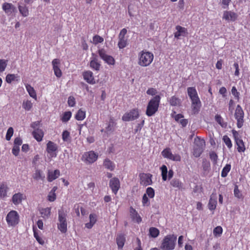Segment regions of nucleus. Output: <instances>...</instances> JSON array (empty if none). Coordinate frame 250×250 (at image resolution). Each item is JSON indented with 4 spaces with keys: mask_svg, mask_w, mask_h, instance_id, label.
Wrapping results in <instances>:
<instances>
[{
    "mask_svg": "<svg viewBox=\"0 0 250 250\" xmlns=\"http://www.w3.org/2000/svg\"><path fill=\"white\" fill-rule=\"evenodd\" d=\"M176 241V235H167L163 239L160 246V248L162 250H173L175 248Z\"/></svg>",
    "mask_w": 250,
    "mask_h": 250,
    "instance_id": "f257e3e1",
    "label": "nucleus"
},
{
    "mask_svg": "<svg viewBox=\"0 0 250 250\" xmlns=\"http://www.w3.org/2000/svg\"><path fill=\"white\" fill-rule=\"evenodd\" d=\"M153 54L148 51H142L139 54L138 64L143 67L149 66L152 62Z\"/></svg>",
    "mask_w": 250,
    "mask_h": 250,
    "instance_id": "f03ea898",
    "label": "nucleus"
},
{
    "mask_svg": "<svg viewBox=\"0 0 250 250\" xmlns=\"http://www.w3.org/2000/svg\"><path fill=\"white\" fill-rule=\"evenodd\" d=\"M161 97L159 95H156L151 99L148 103L146 114L150 117L155 114L157 111L160 103Z\"/></svg>",
    "mask_w": 250,
    "mask_h": 250,
    "instance_id": "7ed1b4c3",
    "label": "nucleus"
},
{
    "mask_svg": "<svg viewBox=\"0 0 250 250\" xmlns=\"http://www.w3.org/2000/svg\"><path fill=\"white\" fill-rule=\"evenodd\" d=\"M67 214L62 209L58 211V221L57 228L62 233H65L67 230Z\"/></svg>",
    "mask_w": 250,
    "mask_h": 250,
    "instance_id": "20e7f679",
    "label": "nucleus"
},
{
    "mask_svg": "<svg viewBox=\"0 0 250 250\" xmlns=\"http://www.w3.org/2000/svg\"><path fill=\"white\" fill-rule=\"evenodd\" d=\"M6 221L9 227H15L20 222L19 213L16 210H11L6 216Z\"/></svg>",
    "mask_w": 250,
    "mask_h": 250,
    "instance_id": "39448f33",
    "label": "nucleus"
},
{
    "mask_svg": "<svg viewBox=\"0 0 250 250\" xmlns=\"http://www.w3.org/2000/svg\"><path fill=\"white\" fill-rule=\"evenodd\" d=\"M205 142L203 140L198 138V140H195L193 146V154L195 157H199L204 150Z\"/></svg>",
    "mask_w": 250,
    "mask_h": 250,
    "instance_id": "423d86ee",
    "label": "nucleus"
},
{
    "mask_svg": "<svg viewBox=\"0 0 250 250\" xmlns=\"http://www.w3.org/2000/svg\"><path fill=\"white\" fill-rule=\"evenodd\" d=\"M98 157V154L94 151H90L84 153L82 155V160L86 164H90L95 162L97 160Z\"/></svg>",
    "mask_w": 250,
    "mask_h": 250,
    "instance_id": "0eeeda50",
    "label": "nucleus"
},
{
    "mask_svg": "<svg viewBox=\"0 0 250 250\" xmlns=\"http://www.w3.org/2000/svg\"><path fill=\"white\" fill-rule=\"evenodd\" d=\"M244 114V112L241 106L240 105H237L234 116L237 120V126L239 128L242 127L243 125Z\"/></svg>",
    "mask_w": 250,
    "mask_h": 250,
    "instance_id": "6e6552de",
    "label": "nucleus"
},
{
    "mask_svg": "<svg viewBox=\"0 0 250 250\" xmlns=\"http://www.w3.org/2000/svg\"><path fill=\"white\" fill-rule=\"evenodd\" d=\"M162 155L165 158L172 160L173 161L179 162L181 161V156L179 154L173 155L170 148L167 147L164 149L161 152Z\"/></svg>",
    "mask_w": 250,
    "mask_h": 250,
    "instance_id": "1a4fd4ad",
    "label": "nucleus"
},
{
    "mask_svg": "<svg viewBox=\"0 0 250 250\" xmlns=\"http://www.w3.org/2000/svg\"><path fill=\"white\" fill-rule=\"evenodd\" d=\"M98 54L100 58L103 60L105 62L109 65H113L115 63L114 59L110 55L106 54V51L104 49H100L98 50Z\"/></svg>",
    "mask_w": 250,
    "mask_h": 250,
    "instance_id": "9d476101",
    "label": "nucleus"
},
{
    "mask_svg": "<svg viewBox=\"0 0 250 250\" xmlns=\"http://www.w3.org/2000/svg\"><path fill=\"white\" fill-rule=\"evenodd\" d=\"M127 33V30L125 28L122 29L119 35L118 47L120 49H123L126 46L127 44V39L125 37Z\"/></svg>",
    "mask_w": 250,
    "mask_h": 250,
    "instance_id": "9b49d317",
    "label": "nucleus"
},
{
    "mask_svg": "<svg viewBox=\"0 0 250 250\" xmlns=\"http://www.w3.org/2000/svg\"><path fill=\"white\" fill-rule=\"evenodd\" d=\"M139 117V113L137 110L132 109L130 112L125 113L122 117L123 121L129 122L134 120Z\"/></svg>",
    "mask_w": 250,
    "mask_h": 250,
    "instance_id": "f8f14e48",
    "label": "nucleus"
},
{
    "mask_svg": "<svg viewBox=\"0 0 250 250\" xmlns=\"http://www.w3.org/2000/svg\"><path fill=\"white\" fill-rule=\"evenodd\" d=\"M140 178V184L143 186H147L152 184L151 178L152 174L150 173H141L139 175Z\"/></svg>",
    "mask_w": 250,
    "mask_h": 250,
    "instance_id": "ddd939ff",
    "label": "nucleus"
},
{
    "mask_svg": "<svg viewBox=\"0 0 250 250\" xmlns=\"http://www.w3.org/2000/svg\"><path fill=\"white\" fill-rule=\"evenodd\" d=\"M176 31L174 32V37L176 39H180V37H186L188 33L187 29L180 25H177L175 27Z\"/></svg>",
    "mask_w": 250,
    "mask_h": 250,
    "instance_id": "4468645a",
    "label": "nucleus"
},
{
    "mask_svg": "<svg viewBox=\"0 0 250 250\" xmlns=\"http://www.w3.org/2000/svg\"><path fill=\"white\" fill-rule=\"evenodd\" d=\"M191 107L192 113L194 114H198L199 112L201 107L202 106L201 102L199 98L191 100Z\"/></svg>",
    "mask_w": 250,
    "mask_h": 250,
    "instance_id": "2eb2a0df",
    "label": "nucleus"
},
{
    "mask_svg": "<svg viewBox=\"0 0 250 250\" xmlns=\"http://www.w3.org/2000/svg\"><path fill=\"white\" fill-rule=\"evenodd\" d=\"M238 18V15L231 11H225L223 13V19L227 21H234Z\"/></svg>",
    "mask_w": 250,
    "mask_h": 250,
    "instance_id": "dca6fc26",
    "label": "nucleus"
},
{
    "mask_svg": "<svg viewBox=\"0 0 250 250\" xmlns=\"http://www.w3.org/2000/svg\"><path fill=\"white\" fill-rule=\"evenodd\" d=\"M109 187L111 188L112 192L116 194L120 187L119 180L115 177L110 179Z\"/></svg>",
    "mask_w": 250,
    "mask_h": 250,
    "instance_id": "f3484780",
    "label": "nucleus"
},
{
    "mask_svg": "<svg viewBox=\"0 0 250 250\" xmlns=\"http://www.w3.org/2000/svg\"><path fill=\"white\" fill-rule=\"evenodd\" d=\"M2 10L8 15H10L13 12H16V8L12 3L4 2L2 4Z\"/></svg>",
    "mask_w": 250,
    "mask_h": 250,
    "instance_id": "a211bd4d",
    "label": "nucleus"
},
{
    "mask_svg": "<svg viewBox=\"0 0 250 250\" xmlns=\"http://www.w3.org/2000/svg\"><path fill=\"white\" fill-rule=\"evenodd\" d=\"M92 56L91 58L90 62V66L92 69L98 71L100 69L101 64L98 61L97 56L95 55L93 53H92Z\"/></svg>",
    "mask_w": 250,
    "mask_h": 250,
    "instance_id": "6ab92c4d",
    "label": "nucleus"
},
{
    "mask_svg": "<svg viewBox=\"0 0 250 250\" xmlns=\"http://www.w3.org/2000/svg\"><path fill=\"white\" fill-rule=\"evenodd\" d=\"M83 77L85 81L90 84L95 83L93 73L90 71H87L83 73Z\"/></svg>",
    "mask_w": 250,
    "mask_h": 250,
    "instance_id": "aec40b11",
    "label": "nucleus"
},
{
    "mask_svg": "<svg viewBox=\"0 0 250 250\" xmlns=\"http://www.w3.org/2000/svg\"><path fill=\"white\" fill-rule=\"evenodd\" d=\"M18 9L20 14L24 17H27L29 15L28 7L22 2L18 3Z\"/></svg>",
    "mask_w": 250,
    "mask_h": 250,
    "instance_id": "412c9836",
    "label": "nucleus"
},
{
    "mask_svg": "<svg viewBox=\"0 0 250 250\" xmlns=\"http://www.w3.org/2000/svg\"><path fill=\"white\" fill-rule=\"evenodd\" d=\"M60 175V171L58 169L54 171L49 170L47 174V180L51 182L57 179Z\"/></svg>",
    "mask_w": 250,
    "mask_h": 250,
    "instance_id": "4be33fe9",
    "label": "nucleus"
},
{
    "mask_svg": "<svg viewBox=\"0 0 250 250\" xmlns=\"http://www.w3.org/2000/svg\"><path fill=\"white\" fill-rule=\"evenodd\" d=\"M32 135L38 142H41L42 140L44 133L41 129L37 128L33 131Z\"/></svg>",
    "mask_w": 250,
    "mask_h": 250,
    "instance_id": "5701e85b",
    "label": "nucleus"
},
{
    "mask_svg": "<svg viewBox=\"0 0 250 250\" xmlns=\"http://www.w3.org/2000/svg\"><path fill=\"white\" fill-rule=\"evenodd\" d=\"M188 96L191 100L198 98L197 92L194 87H189L187 89Z\"/></svg>",
    "mask_w": 250,
    "mask_h": 250,
    "instance_id": "b1692460",
    "label": "nucleus"
},
{
    "mask_svg": "<svg viewBox=\"0 0 250 250\" xmlns=\"http://www.w3.org/2000/svg\"><path fill=\"white\" fill-rule=\"evenodd\" d=\"M130 214L133 221H135L138 223L142 221V218L138 214L136 210L132 207L130 209Z\"/></svg>",
    "mask_w": 250,
    "mask_h": 250,
    "instance_id": "393cba45",
    "label": "nucleus"
},
{
    "mask_svg": "<svg viewBox=\"0 0 250 250\" xmlns=\"http://www.w3.org/2000/svg\"><path fill=\"white\" fill-rule=\"evenodd\" d=\"M23 199V195L21 193H15L12 197V202L15 205H19Z\"/></svg>",
    "mask_w": 250,
    "mask_h": 250,
    "instance_id": "a878e982",
    "label": "nucleus"
},
{
    "mask_svg": "<svg viewBox=\"0 0 250 250\" xmlns=\"http://www.w3.org/2000/svg\"><path fill=\"white\" fill-rule=\"evenodd\" d=\"M58 149L57 146L54 142L49 141L47 144L46 150L48 153L55 152Z\"/></svg>",
    "mask_w": 250,
    "mask_h": 250,
    "instance_id": "bb28decb",
    "label": "nucleus"
},
{
    "mask_svg": "<svg viewBox=\"0 0 250 250\" xmlns=\"http://www.w3.org/2000/svg\"><path fill=\"white\" fill-rule=\"evenodd\" d=\"M170 184L173 188H177L178 189H181L183 188V184L178 179L174 178L172 179Z\"/></svg>",
    "mask_w": 250,
    "mask_h": 250,
    "instance_id": "cd10ccee",
    "label": "nucleus"
},
{
    "mask_svg": "<svg viewBox=\"0 0 250 250\" xmlns=\"http://www.w3.org/2000/svg\"><path fill=\"white\" fill-rule=\"evenodd\" d=\"M103 165L106 168L110 171H113L115 167L114 163L109 159H105L104 161Z\"/></svg>",
    "mask_w": 250,
    "mask_h": 250,
    "instance_id": "c85d7f7f",
    "label": "nucleus"
},
{
    "mask_svg": "<svg viewBox=\"0 0 250 250\" xmlns=\"http://www.w3.org/2000/svg\"><path fill=\"white\" fill-rule=\"evenodd\" d=\"M169 103L171 106H180L181 105V101L179 98L173 96L169 100Z\"/></svg>",
    "mask_w": 250,
    "mask_h": 250,
    "instance_id": "c756f323",
    "label": "nucleus"
},
{
    "mask_svg": "<svg viewBox=\"0 0 250 250\" xmlns=\"http://www.w3.org/2000/svg\"><path fill=\"white\" fill-rule=\"evenodd\" d=\"M235 142L237 146V151L239 152H244L245 151L246 148L243 141L241 139Z\"/></svg>",
    "mask_w": 250,
    "mask_h": 250,
    "instance_id": "7c9ffc66",
    "label": "nucleus"
},
{
    "mask_svg": "<svg viewBox=\"0 0 250 250\" xmlns=\"http://www.w3.org/2000/svg\"><path fill=\"white\" fill-rule=\"evenodd\" d=\"M216 204H217V201L216 197L213 198V196L211 195L209 203L208 204V208L210 210H213L215 209L216 207Z\"/></svg>",
    "mask_w": 250,
    "mask_h": 250,
    "instance_id": "2f4dec72",
    "label": "nucleus"
},
{
    "mask_svg": "<svg viewBox=\"0 0 250 250\" xmlns=\"http://www.w3.org/2000/svg\"><path fill=\"white\" fill-rule=\"evenodd\" d=\"M25 87H26V89L29 95H30V96L32 98L35 99V100H36L37 99L36 92L35 89H34V88L29 84L26 85Z\"/></svg>",
    "mask_w": 250,
    "mask_h": 250,
    "instance_id": "473e14b6",
    "label": "nucleus"
},
{
    "mask_svg": "<svg viewBox=\"0 0 250 250\" xmlns=\"http://www.w3.org/2000/svg\"><path fill=\"white\" fill-rule=\"evenodd\" d=\"M40 213L41 214L42 217L47 219L49 217L51 213V208H42L40 210Z\"/></svg>",
    "mask_w": 250,
    "mask_h": 250,
    "instance_id": "72a5a7b5",
    "label": "nucleus"
},
{
    "mask_svg": "<svg viewBox=\"0 0 250 250\" xmlns=\"http://www.w3.org/2000/svg\"><path fill=\"white\" fill-rule=\"evenodd\" d=\"M215 120L223 128H226L227 126V122L224 121L223 119L220 115H216L215 116Z\"/></svg>",
    "mask_w": 250,
    "mask_h": 250,
    "instance_id": "f704fd0d",
    "label": "nucleus"
},
{
    "mask_svg": "<svg viewBox=\"0 0 250 250\" xmlns=\"http://www.w3.org/2000/svg\"><path fill=\"white\" fill-rule=\"evenodd\" d=\"M125 238L123 235H119L116 238V242L119 249H122L124 246Z\"/></svg>",
    "mask_w": 250,
    "mask_h": 250,
    "instance_id": "c9c22d12",
    "label": "nucleus"
},
{
    "mask_svg": "<svg viewBox=\"0 0 250 250\" xmlns=\"http://www.w3.org/2000/svg\"><path fill=\"white\" fill-rule=\"evenodd\" d=\"M115 123L112 119H110L108 123L107 126L105 127V132L108 133L109 132H112L114 130Z\"/></svg>",
    "mask_w": 250,
    "mask_h": 250,
    "instance_id": "e433bc0d",
    "label": "nucleus"
},
{
    "mask_svg": "<svg viewBox=\"0 0 250 250\" xmlns=\"http://www.w3.org/2000/svg\"><path fill=\"white\" fill-rule=\"evenodd\" d=\"M85 118V111L79 109L75 115V118L78 121L83 120Z\"/></svg>",
    "mask_w": 250,
    "mask_h": 250,
    "instance_id": "4c0bfd02",
    "label": "nucleus"
},
{
    "mask_svg": "<svg viewBox=\"0 0 250 250\" xmlns=\"http://www.w3.org/2000/svg\"><path fill=\"white\" fill-rule=\"evenodd\" d=\"M8 188L7 186L2 184L0 187V197L4 198L7 196Z\"/></svg>",
    "mask_w": 250,
    "mask_h": 250,
    "instance_id": "58836bf2",
    "label": "nucleus"
},
{
    "mask_svg": "<svg viewBox=\"0 0 250 250\" xmlns=\"http://www.w3.org/2000/svg\"><path fill=\"white\" fill-rule=\"evenodd\" d=\"M149 233L151 237L156 238L159 235L160 231L158 229L151 227L149 229Z\"/></svg>",
    "mask_w": 250,
    "mask_h": 250,
    "instance_id": "ea45409f",
    "label": "nucleus"
},
{
    "mask_svg": "<svg viewBox=\"0 0 250 250\" xmlns=\"http://www.w3.org/2000/svg\"><path fill=\"white\" fill-rule=\"evenodd\" d=\"M160 169L161 170L162 172V179L163 181H165L167 180V168L166 166L163 165L161 167Z\"/></svg>",
    "mask_w": 250,
    "mask_h": 250,
    "instance_id": "a19ab883",
    "label": "nucleus"
},
{
    "mask_svg": "<svg viewBox=\"0 0 250 250\" xmlns=\"http://www.w3.org/2000/svg\"><path fill=\"white\" fill-rule=\"evenodd\" d=\"M231 169V165L230 164H227L223 168L221 172V176L222 177H226L228 173L229 172Z\"/></svg>",
    "mask_w": 250,
    "mask_h": 250,
    "instance_id": "79ce46f5",
    "label": "nucleus"
},
{
    "mask_svg": "<svg viewBox=\"0 0 250 250\" xmlns=\"http://www.w3.org/2000/svg\"><path fill=\"white\" fill-rule=\"evenodd\" d=\"M71 115L72 114L70 111L65 112L61 118V120L64 123L67 122L70 120Z\"/></svg>",
    "mask_w": 250,
    "mask_h": 250,
    "instance_id": "37998d69",
    "label": "nucleus"
},
{
    "mask_svg": "<svg viewBox=\"0 0 250 250\" xmlns=\"http://www.w3.org/2000/svg\"><path fill=\"white\" fill-rule=\"evenodd\" d=\"M33 104L31 102V101L27 100L26 101H23L22 103V107L25 110L29 111L32 107Z\"/></svg>",
    "mask_w": 250,
    "mask_h": 250,
    "instance_id": "c03bdc74",
    "label": "nucleus"
},
{
    "mask_svg": "<svg viewBox=\"0 0 250 250\" xmlns=\"http://www.w3.org/2000/svg\"><path fill=\"white\" fill-rule=\"evenodd\" d=\"M7 61L4 59H0V72L4 71L7 65Z\"/></svg>",
    "mask_w": 250,
    "mask_h": 250,
    "instance_id": "a18cd8bd",
    "label": "nucleus"
},
{
    "mask_svg": "<svg viewBox=\"0 0 250 250\" xmlns=\"http://www.w3.org/2000/svg\"><path fill=\"white\" fill-rule=\"evenodd\" d=\"M223 140L229 148H230L232 147V145L231 143V141L228 136H224L223 138Z\"/></svg>",
    "mask_w": 250,
    "mask_h": 250,
    "instance_id": "49530a36",
    "label": "nucleus"
},
{
    "mask_svg": "<svg viewBox=\"0 0 250 250\" xmlns=\"http://www.w3.org/2000/svg\"><path fill=\"white\" fill-rule=\"evenodd\" d=\"M104 42L103 38L99 35H95L93 37V43L94 44H97L98 43H102Z\"/></svg>",
    "mask_w": 250,
    "mask_h": 250,
    "instance_id": "de8ad7c7",
    "label": "nucleus"
},
{
    "mask_svg": "<svg viewBox=\"0 0 250 250\" xmlns=\"http://www.w3.org/2000/svg\"><path fill=\"white\" fill-rule=\"evenodd\" d=\"M33 178L37 180L39 179L42 180L44 178V176H42V172L41 170H37L33 175Z\"/></svg>",
    "mask_w": 250,
    "mask_h": 250,
    "instance_id": "09e8293b",
    "label": "nucleus"
},
{
    "mask_svg": "<svg viewBox=\"0 0 250 250\" xmlns=\"http://www.w3.org/2000/svg\"><path fill=\"white\" fill-rule=\"evenodd\" d=\"M146 194L150 198H153L155 195L154 189L151 187L147 188L146 190Z\"/></svg>",
    "mask_w": 250,
    "mask_h": 250,
    "instance_id": "8fccbe9b",
    "label": "nucleus"
},
{
    "mask_svg": "<svg viewBox=\"0 0 250 250\" xmlns=\"http://www.w3.org/2000/svg\"><path fill=\"white\" fill-rule=\"evenodd\" d=\"M14 133L13 128L12 127H10L6 132V139L7 141H9L11 139V137L13 136Z\"/></svg>",
    "mask_w": 250,
    "mask_h": 250,
    "instance_id": "3c124183",
    "label": "nucleus"
},
{
    "mask_svg": "<svg viewBox=\"0 0 250 250\" xmlns=\"http://www.w3.org/2000/svg\"><path fill=\"white\" fill-rule=\"evenodd\" d=\"M223 229L221 227L217 226L213 229V234L214 236H219L222 233Z\"/></svg>",
    "mask_w": 250,
    "mask_h": 250,
    "instance_id": "603ef678",
    "label": "nucleus"
},
{
    "mask_svg": "<svg viewBox=\"0 0 250 250\" xmlns=\"http://www.w3.org/2000/svg\"><path fill=\"white\" fill-rule=\"evenodd\" d=\"M16 78L15 74H9L6 77V81L7 83H10L12 81H14Z\"/></svg>",
    "mask_w": 250,
    "mask_h": 250,
    "instance_id": "864d4df0",
    "label": "nucleus"
},
{
    "mask_svg": "<svg viewBox=\"0 0 250 250\" xmlns=\"http://www.w3.org/2000/svg\"><path fill=\"white\" fill-rule=\"evenodd\" d=\"M142 204L144 206H148L149 205V200L146 194H144L143 196Z\"/></svg>",
    "mask_w": 250,
    "mask_h": 250,
    "instance_id": "5fc2aeb1",
    "label": "nucleus"
},
{
    "mask_svg": "<svg viewBox=\"0 0 250 250\" xmlns=\"http://www.w3.org/2000/svg\"><path fill=\"white\" fill-rule=\"evenodd\" d=\"M70 137V133L67 131L64 130L62 134V139L63 141L67 142Z\"/></svg>",
    "mask_w": 250,
    "mask_h": 250,
    "instance_id": "6e6d98bb",
    "label": "nucleus"
},
{
    "mask_svg": "<svg viewBox=\"0 0 250 250\" xmlns=\"http://www.w3.org/2000/svg\"><path fill=\"white\" fill-rule=\"evenodd\" d=\"M68 104L69 106L73 107L75 105V99L72 96H69L68 98Z\"/></svg>",
    "mask_w": 250,
    "mask_h": 250,
    "instance_id": "4d7b16f0",
    "label": "nucleus"
},
{
    "mask_svg": "<svg viewBox=\"0 0 250 250\" xmlns=\"http://www.w3.org/2000/svg\"><path fill=\"white\" fill-rule=\"evenodd\" d=\"M209 157L210 159L212 161H213L214 164H216L217 163L218 156L215 152H212L210 153L209 154Z\"/></svg>",
    "mask_w": 250,
    "mask_h": 250,
    "instance_id": "13d9d810",
    "label": "nucleus"
},
{
    "mask_svg": "<svg viewBox=\"0 0 250 250\" xmlns=\"http://www.w3.org/2000/svg\"><path fill=\"white\" fill-rule=\"evenodd\" d=\"M34 236L39 244L41 245H43L44 244V241L38 235L35 231H34Z\"/></svg>",
    "mask_w": 250,
    "mask_h": 250,
    "instance_id": "bf43d9fd",
    "label": "nucleus"
},
{
    "mask_svg": "<svg viewBox=\"0 0 250 250\" xmlns=\"http://www.w3.org/2000/svg\"><path fill=\"white\" fill-rule=\"evenodd\" d=\"M12 153L15 156H18L20 151V146H18L14 145L12 148Z\"/></svg>",
    "mask_w": 250,
    "mask_h": 250,
    "instance_id": "052dcab7",
    "label": "nucleus"
},
{
    "mask_svg": "<svg viewBox=\"0 0 250 250\" xmlns=\"http://www.w3.org/2000/svg\"><path fill=\"white\" fill-rule=\"evenodd\" d=\"M48 200L50 202H53L55 201V200L56 198V195L55 193H52V192H49V194L48 195Z\"/></svg>",
    "mask_w": 250,
    "mask_h": 250,
    "instance_id": "680f3d73",
    "label": "nucleus"
},
{
    "mask_svg": "<svg viewBox=\"0 0 250 250\" xmlns=\"http://www.w3.org/2000/svg\"><path fill=\"white\" fill-rule=\"evenodd\" d=\"M90 222L95 224L97 221V215L95 214H90L89 215Z\"/></svg>",
    "mask_w": 250,
    "mask_h": 250,
    "instance_id": "e2e57ef3",
    "label": "nucleus"
},
{
    "mask_svg": "<svg viewBox=\"0 0 250 250\" xmlns=\"http://www.w3.org/2000/svg\"><path fill=\"white\" fill-rule=\"evenodd\" d=\"M53 70L56 77L60 78L62 76V73L59 67L54 68Z\"/></svg>",
    "mask_w": 250,
    "mask_h": 250,
    "instance_id": "0e129e2a",
    "label": "nucleus"
},
{
    "mask_svg": "<svg viewBox=\"0 0 250 250\" xmlns=\"http://www.w3.org/2000/svg\"><path fill=\"white\" fill-rule=\"evenodd\" d=\"M53 69L59 67L60 62L59 59H55L52 62Z\"/></svg>",
    "mask_w": 250,
    "mask_h": 250,
    "instance_id": "69168bd1",
    "label": "nucleus"
},
{
    "mask_svg": "<svg viewBox=\"0 0 250 250\" xmlns=\"http://www.w3.org/2000/svg\"><path fill=\"white\" fill-rule=\"evenodd\" d=\"M157 92L156 89L153 88H149L146 91L147 94L152 96L155 95Z\"/></svg>",
    "mask_w": 250,
    "mask_h": 250,
    "instance_id": "338daca9",
    "label": "nucleus"
},
{
    "mask_svg": "<svg viewBox=\"0 0 250 250\" xmlns=\"http://www.w3.org/2000/svg\"><path fill=\"white\" fill-rule=\"evenodd\" d=\"M232 135L234 137L235 141L241 139L238 132L237 131H236L235 130H232Z\"/></svg>",
    "mask_w": 250,
    "mask_h": 250,
    "instance_id": "774afa93",
    "label": "nucleus"
}]
</instances>
